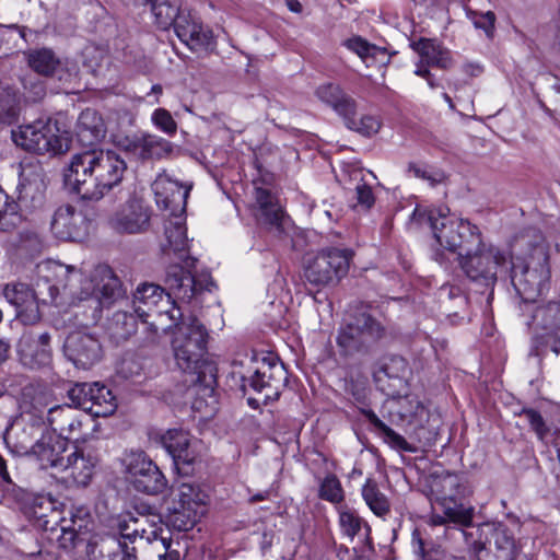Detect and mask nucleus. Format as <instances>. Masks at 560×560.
<instances>
[{"instance_id":"obj_1","label":"nucleus","mask_w":560,"mask_h":560,"mask_svg":"<svg viewBox=\"0 0 560 560\" xmlns=\"http://www.w3.org/2000/svg\"><path fill=\"white\" fill-rule=\"evenodd\" d=\"M170 320L175 323L172 350L177 366L191 375L190 383L212 394L217 383V366L207 358L208 331L195 316L184 317L179 307L173 306Z\"/></svg>"},{"instance_id":"obj_2","label":"nucleus","mask_w":560,"mask_h":560,"mask_svg":"<svg viewBox=\"0 0 560 560\" xmlns=\"http://www.w3.org/2000/svg\"><path fill=\"white\" fill-rule=\"evenodd\" d=\"M126 168L116 152L89 150L72 156L66 182L82 199L98 201L121 183Z\"/></svg>"},{"instance_id":"obj_3","label":"nucleus","mask_w":560,"mask_h":560,"mask_svg":"<svg viewBox=\"0 0 560 560\" xmlns=\"http://www.w3.org/2000/svg\"><path fill=\"white\" fill-rule=\"evenodd\" d=\"M32 516L38 522L50 540L67 551L72 550L82 541L83 532L89 530L91 515L86 508H71L67 512L58 506L50 495L34 498L31 506Z\"/></svg>"},{"instance_id":"obj_4","label":"nucleus","mask_w":560,"mask_h":560,"mask_svg":"<svg viewBox=\"0 0 560 560\" xmlns=\"http://www.w3.org/2000/svg\"><path fill=\"white\" fill-rule=\"evenodd\" d=\"M428 482L433 508L445 512L455 525L470 527L475 508L464 502L470 494L464 476L444 470L434 471L430 475Z\"/></svg>"},{"instance_id":"obj_5","label":"nucleus","mask_w":560,"mask_h":560,"mask_svg":"<svg viewBox=\"0 0 560 560\" xmlns=\"http://www.w3.org/2000/svg\"><path fill=\"white\" fill-rule=\"evenodd\" d=\"M63 271L65 288L81 301L94 298L101 306L108 307L122 298L121 283L106 265L96 266L89 279H83V272L74 267L68 266Z\"/></svg>"},{"instance_id":"obj_6","label":"nucleus","mask_w":560,"mask_h":560,"mask_svg":"<svg viewBox=\"0 0 560 560\" xmlns=\"http://www.w3.org/2000/svg\"><path fill=\"white\" fill-rule=\"evenodd\" d=\"M428 222L436 242L450 252H456L458 256L481 244V233L476 225L466 220L447 217L444 209L430 210Z\"/></svg>"},{"instance_id":"obj_7","label":"nucleus","mask_w":560,"mask_h":560,"mask_svg":"<svg viewBox=\"0 0 560 560\" xmlns=\"http://www.w3.org/2000/svg\"><path fill=\"white\" fill-rule=\"evenodd\" d=\"M14 143L37 154H59L69 148V132L57 120H36L12 131Z\"/></svg>"},{"instance_id":"obj_8","label":"nucleus","mask_w":560,"mask_h":560,"mask_svg":"<svg viewBox=\"0 0 560 560\" xmlns=\"http://www.w3.org/2000/svg\"><path fill=\"white\" fill-rule=\"evenodd\" d=\"M353 252L330 247L307 256L303 264L304 279L318 289L335 285L347 276Z\"/></svg>"},{"instance_id":"obj_9","label":"nucleus","mask_w":560,"mask_h":560,"mask_svg":"<svg viewBox=\"0 0 560 560\" xmlns=\"http://www.w3.org/2000/svg\"><path fill=\"white\" fill-rule=\"evenodd\" d=\"M459 266L465 276L474 283L486 289H493L498 281L499 268L505 266L508 258L499 248L481 240L474 250H465L458 256Z\"/></svg>"},{"instance_id":"obj_10","label":"nucleus","mask_w":560,"mask_h":560,"mask_svg":"<svg viewBox=\"0 0 560 560\" xmlns=\"http://www.w3.org/2000/svg\"><path fill=\"white\" fill-rule=\"evenodd\" d=\"M385 334L381 322L368 313H360L340 329L337 345L346 355L368 353Z\"/></svg>"},{"instance_id":"obj_11","label":"nucleus","mask_w":560,"mask_h":560,"mask_svg":"<svg viewBox=\"0 0 560 560\" xmlns=\"http://www.w3.org/2000/svg\"><path fill=\"white\" fill-rule=\"evenodd\" d=\"M241 388L244 394L250 388L261 395L262 402L267 405L279 398L287 382V371L281 363L264 359L258 366L240 376Z\"/></svg>"},{"instance_id":"obj_12","label":"nucleus","mask_w":560,"mask_h":560,"mask_svg":"<svg viewBox=\"0 0 560 560\" xmlns=\"http://www.w3.org/2000/svg\"><path fill=\"white\" fill-rule=\"evenodd\" d=\"M71 402L93 417H108L117 409V399L98 382L75 384L68 390Z\"/></svg>"},{"instance_id":"obj_13","label":"nucleus","mask_w":560,"mask_h":560,"mask_svg":"<svg viewBox=\"0 0 560 560\" xmlns=\"http://www.w3.org/2000/svg\"><path fill=\"white\" fill-rule=\"evenodd\" d=\"M511 282L520 295L526 303H533L541 294L549 272L544 265L538 268H529L521 258L511 261Z\"/></svg>"},{"instance_id":"obj_14","label":"nucleus","mask_w":560,"mask_h":560,"mask_svg":"<svg viewBox=\"0 0 560 560\" xmlns=\"http://www.w3.org/2000/svg\"><path fill=\"white\" fill-rule=\"evenodd\" d=\"M178 260L184 265L174 262L167 266L164 279L165 288L163 289L167 291L168 299L174 298L183 302H190L200 290L192 275L197 258L187 256Z\"/></svg>"},{"instance_id":"obj_15","label":"nucleus","mask_w":560,"mask_h":560,"mask_svg":"<svg viewBox=\"0 0 560 560\" xmlns=\"http://www.w3.org/2000/svg\"><path fill=\"white\" fill-rule=\"evenodd\" d=\"M192 184H182L167 174H159L152 184L159 208L170 211V215L184 214Z\"/></svg>"},{"instance_id":"obj_16","label":"nucleus","mask_w":560,"mask_h":560,"mask_svg":"<svg viewBox=\"0 0 560 560\" xmlns=\"http://www.w3.org/2000/svg\"><path fill=\"white\" fill-rule=\"evenodd\" d=\"M97 462L92 450L73 445L69 447L63 462L59 464L58 474H62V478L78 486L85 487L92 479Z\"/></svg>"},{"instance_id":"obj_17","label":"nucleus","mask_w":560,"mask_h":560,"mask_svg":"<svg viewBox=\"0 0 560 560\" xmlns=\"http://www.w3.org/2000/svg\"><path fill=\"white\" fill-rule=\"evenodd\" d=\"M50 226L59 240L80 241L89 232L90 220L77 207L62 205L55 211Z\"/></svg>"},{"instance_id":"obj_18","label":"nucleus","mask_w":560,"mask_h":560,"mask_svg":"<svg viewBox=\"0 0 560 560\" xmlns=\"http://www.w3.org/2000/svg\"><path fill=\"white\" fill-rule=\"evenodd\" d=\"M63 350L66 357L77 366L89 369L94 365L102 355L100 341L91 334L73 331L67 337Z\"/></svg>"},{"instance_id":"obj_19","label":"nucleus","mask_w":560,"mask_h":560,"mask_svg":"<svg viewBox=\"0 0 560 560\" xmlns=\"http://www.w3.org/2000/svg\"><path fill=\"white\" fill-rule=\"evenodd\" d=\"M382 416L392 424L421 425L427 409L416 395H406L386 400L382 407Z\"/></svg>"},{"instance_id":"obj_20","label":"nucleus","mask_w":560,"mask_h":560,"mask_svg":"<svg viewBox=\"0 0 560 560\" xmlns=\"http://www.w3.org/2000/svg\"><path fill=\"white\" fill-rule=\"evenodd\" d=\"M164 289L158 284L144 283L137 288L133 293L132 307L135 314L142 320L147 328L158 334L159 327L155 323H148V318L156 315L160 319L164 316L170 317V311L163 313L159 310V304L163 301Z\"/></svg>"},{"instance_id":"obj_21","label":"nucleus","mask_w":560,"mask_h":560,"mask_svg":"<svg viewBox=\"0 0 560 560\" xmlns=\"http://www.w3.org/2000/svg\"><path fill=\"white\" fill-rule=\"evenodd\" d=\"M109 223L114 230L120 233H141L149 228V208L137 198H130L110 218Z\"/></svg>"},{"instance_id":"obj_22","label":"nucleus","mask_w":560,"mask_h":560,"mask_svg":"<svg viewBox=\"0 0 560 560\" xmlns=\"http://www.w3.org/2000/svg\"><path fill=\"white\" fill-rule=\"evenodd\" d=\"M177 37L194 51H210L215 48V40L210 28L191 14H182L174 28Z\"/></svg>"},{"instance_id":"obj_23","label":"nucleus","mask_w":560,"mask_h":560,"mask_svg":"<svg viewBox=\"0 0 560 560\" xmlns=\"http://www.w3.org/2000/svg\"><path fill=\"white\" fill-rule=\"evenodd\" d=\"M121 147L127 153L141 161L160 160L170 155L173 151L170 141L151 133L126 137L121 141Z\"/></svg>"},{"instance_id":"obj_24","label":"nucleus","mask_w":560,"mask_h":560,"mask_svg":"<svg viewBox=\"0 0 560 560\" xmlns=\"http://www.w3.org/2000/svg\"><path fill=\"white\" fill-rule=\"evenodd\" d=\"M3 296L15 307L16 317L25 325L36 324L40 312L35 292L25 283H9L3 288Z\"/></svg>"},{"instance_id":"obj_25","label":"nucleus","mask_w":560,"mask_h":560,"mask_svg":"<svg viewBox=\"0 0 560 560\" xmlns=\"http://www.w3.org/2000/svg\"><path fill=\"white\" fill-rule=\"evenodd\" d=\"M161 443L172 456L176 468L188 472L187 468L198 457L196 452L197 443L191 441L188 432L180 429H170L161 436Z\"/></svg>"},{"instance_id":"obj_26","label":"nucleus","mask_w":560,"mask_h":560,"mask_svg":"<svg viewBox=\"0 0 560 560\" xmlns=\"http://www.w3.org/2000/svg\"><path fill=\"white\" fill-rule=\"evenodd\" d=\"M165 240L161 244L164 257L172 259H184L189 256V241L184 214H174L164 222Z\"/></svg>"},{"instance_id":"obj_27","label":"nucleus","mask_w":560,"mask_h":560,"mask_svg":"<svg viewBox=\"0 0 560 560\" xmlns=\"http://www.w3.org/2000/svg\"><path fill=\"white\" fill-rule=\"evenodd\" d=\"M47 423L54 432L58 433V439L63 442L78 441L81 438L82 421L70 405H55L49 409Z\"/></svg>"},{"instance_id":"obj_28","label":"nucleus","mask_w":560,"mask_h":560,"mask_svg":"<svg viewBox=\"0 0 560 560\" xmlns=\"http://www.w3.org/2000/svg\"><path fill=\"white\" fill-rule=\"evenodd\" d=\"M176 497L177 506H174V514L176 515V520H178L179 516L186 518L183 528L187 529L189 526L194 525L198 509L206 503L207 495L194 485L182 483L178 487Z\"/></svg>"},{"instance_id":"obj_29","label":"nucleus","mask_w":560,"mask_h":560,"mask_svg":"<svg viewBox=\"0 0 560 560\" xmlns=\"http://www.w3.org/2000/svg\"><path fill=\"white\" fill-rule=\"evenodd\" d=\"M45 425H42L33 418L21 416V419L15 421L10 429L5 431L4 440L14 441V447L20 454H32L34 441L43 432Z\"/></svg>"},{"instance_id":"obj_30","label":"nucleus","mask_w":560,"mask_h":560,"mask_svg":"<svg viewBox=\"0 0 560 560\" xmlns=\"http://www.w3.org/2000/svg\"><path fill=\"white\" fill-rule=\"evenodd\" d=\"M68 450L69 447L61 439L49 435L36 440L32 454L36 456L40 468H51L55 474H58L60 470L59 464L63 462Z\"/></svg>"},{"instance_id":"obj_31","label":"nucleus","mask_w":560,"mask_h":560,"mask_svg":"<svg viewBox=\"0 0 560 560\" xmlns=\"http://www.w3.org/2000/svg\"><path fill=\"white\" fill-rule=\"evenodd\" d=\"M255 200L259 209L257 214L259 224L268 230L282 232L283 211L277 198L268 189L257 187L255 188Z\"/></svg>"},{"instance_id":"obj_32","label":"nucleus","mask_w":560,"mask_h":560,"mask_svg":"<svg viewBox=\"0 0 560 560\" xmlns=\"http://www.w3.org/2000/svg\"><path fill=\"white\" fill-rule=\"evenodd\" d=\"M75 135L82 145L89 147L100 142L106 135L102 116L92 108H86L78 117Z\"/></svg>"},{"instance_id":"obj_33","label":"nucleus","mask_w":560,"mask_h":560,"mask_svg":"<svg viewBox=\"0 0 560 560\" xmlns=\"http://www.w3.org/2000/svg\"><path fill=\"white\" fill-rule=\"evenodd\" d=\"M317 97L330 106L342 118L357 113V102L342 88L335 83H326L317 88Z\"/></svg>"},{"instance_id":"obj_34","label":"nucleus","mask_w":560,"mask_h":560,"mask_svg":"<svg viewBox=\"0 0 560 560\" xmlns=\"http://www.w3.org/2000/svg\"><path fill=\"white\" fill-rule=\"evenodd\" d=\"M127 552L121 547V540L115 535H106L86 545L89 560H127Z\"/></svg>"},{"instance_id":"obj_35","label":"nucleus","mask_w":560,"mask_h":560,"mask_svg":"<svg viewBox=\"0 0 560 560\" xmlns=\"http://www.w3.org/2000/svg\"><path fill=\"white\" fill-rule=\"evenodd\" d=\"M343 45L355 54L368 67L375 62L385 65L389 61L385 48L371 44L361 36H352L346 39Z\"/></svg>"},{"instance_id":"obj_36","label":"nucleus","mask_w":560,"mask_h":560,"mask_svg":"<svg viewBox=\"0 0 560 560\" xmlns=\"http://www.w3.org/2000/svg\"><path fill=\"white\" fill-rule=\"evenodd\" d=\"M412 48L420 55L421 63L441 69L452 66L450 52L432 39L421 38L412 44Z\"/></svg>"},{"instance_id":"obj_37","label":"nucleus","mask_w":560,"mask_h":560,"mask_svg":"<svg viewBox=\"0 0 560 560\" xmlns=\"http://www.w3.org/2000/svg\"><path fill=\"white\" fill-rule=\"evenodd\" d=\"M19 354L21 362L31 369L46 366L51 360L50 347H39L31 343V336L26 335L20 340Z\"/></svg>"},{"instance_id":"obj_38","label":"nucleus","mask_w":560,"mask_h":560,"mask_svg":"<svg viewBox=\"0 0 560 560\" xmlns=\"http://www.w3.org/2000/svg\"><path fill=\"white\" fill-rule=\"evenodd\" d=\"M366 174H370V172L359 167L350 168L346 185L349 190L355 192L358 205L364 209H370L375 202V197L372 187L365 180Z\"/></svg>"},{"instance_id":"obj_39","label":"nucleus","mask_w":560,"mask_h":560,"mask_svg":"<svg viewBox=\"0 0 560 560\" xmlns=\"http://www.w3.org/2000/svg\"><path fill=\"white\" fill-rule=\"evenodd\" d=\"M362 415L365 419L373 425L374 430L382 435L384 441L393 448L402 452L412 453L416 448L409 444L406 439L396 433L393 429H390L383 420H381L377 415L371 409H363Z\"/></svg>"},{"instance_id":"obj_40","label":"nucleus","mask_w":560,"mask_h":560,"mask_svg":"<svg viewBox=\"0 0 560 560\" xmlns=\"http://www.w3.org/2000/svg\"><path fill=\"white\" fill-rule=\"evenodd\" d=\"M27 395L31 397L30 406L22 416H26L27 419L32 417L33 421L45 425L49 418V409L55 406L51 392L42 388Z\"/></svg>"},{"instance_id":"obj_41","label":"nucleus","mask_w":560,"mask_h":560,"mask_svg":"<svg viewBox=\"0 0 560 560\" xmlns=\"http://www.w3.org/2000/svg\"><path fill=\"white\" fill-rule=\"evenodd\" d=\"M361 493L365 504L374 515L385 518L390 513V502L386 494L381 491L375 480L366 479Z\"/></svg>"},{"instance_id":"obj_42","label":"nucleus","mask_w":560,"mask_h":560,"mask_svg":"<svg viewBox=\"0 0 560 560\" xmlns=\"http://www.w3.org/2000/svg\"><path fill=\"white\" fill-rule=\"evenodd\" d=\"M493 544L495 546L497 560H515L521 548L517 546L510 529L499 525L492 533Z\"/></svg>"},{"instance_id":"obj_43","label":"nucleus","mask_w":560,"mask_h":560,"mask_svg":"<svg viewBox=\"0 0 560 560\" xmlns=\"http://www.w3.org/2000/svg\"><path fill=\"white\" fill-rule=\"evenodd\" d=\"M151 10L155 24L162 30L175 27L177 19L183 14L179 12V0H153Z\"/></svg>"},{"instance_id":"obj_44","label":"nucleus","mask_w":560,"mask_h":560,"mask_svg":"<svg viewBox=\"0 0 560 560\" xmlns=\"http://www.w3.org/2000/svg\"><path fill=\"white\" fill-rule=\"evenodd\" d=\"M27 62L35 72L45 77L52 75L60 65V61L54 51L48 48L28 51Z\"/></svg>"},{"instance_id":"obj_45","label":"nucleus","mask_w":560,"mask_h":560,"mask_svg":"<svg viewBox=\"0 0 560 560\" xmlns=\"http://www.w3.org/2000/svg\"><path fill=\"white\" fill-rule=\"evenodd\" d=\"M133 486L140 492L159 494L166 489L167 480L159 467L152 462V464L148 466L145 474L135 480Z\"/></svg>"},{"instance_id":"obj_46","label":"nucleus","mask_w":560,"mask_h":560,"mask_svg":"<svg viewBox=\"0 0 560 560\" xmlns=\"http://www.w3.org/2000/svg\"><path fill=\"white\" fill-rule=\"evenodd\" d=\"M439 300L441 307L446 316H458L459 310L464 311L467 306V298L459 288L454 285H443L439 290Z\"/></svg>"},{"instance_id":"obj_47","label":"nucleus","mask_w":560,"mask_h":560,"mask_svg":"<svg viewBox=\"0 0 560 560\" xmlns=\"http://www.w3.org/2000/svg\"><path fill=\"white\" fill-rule=\"evenodd\" d=\"M20 94L9 85H0V122H12L19 113Z\"/></svg>"},{"instance_id":"obj_48","label":"nucleus","mask_w":560,"mask_h":560,"mask_svg":"<svg viewBox=\"0 0 560 560\" xmlns=\"http://www.w3.org/2000/svg\"><path fill=\"white\" fill-rule=\"evenodd\" d=\"M342 119L348 129L355 131L364 137H372L376 135L382 126L380 118L374 115H363L357 119L355 114H349Z\"/></svg>"},{"instance_id":"obj_49","label":"nucleus","mask_w":560,"mask_h":560,"mask_svg":"<svg viewBox=\"0 0 560 560\" xmlns=\"http://www.w3.org/2000/svg\"><path fill=\"white\" fill-rule=\"evenodd\" d=\"M151 464L152 460L142 451H130L122 458L125 471L129 475L132 483L145 474L148 466Z\"/></svg>"},{"instance_id":"obj_50","label":"nucleus","mask_w":560,"mask_h":560,"mask_svg":"<svg viewBox=\"0 0 560 560\" xmlns=\"http://www.w3.org/2000/svg\"><path fill=\"white\" fill-rule=\"evenodd\" d=\"M339 513V525L341 527L342 533L353 539L355 535L359 534L362 525L364 524L365 527L370 530L369 525L363 521L359 514L350 509L347 505H341L338 509Z\"/></svg>"},{"instance_id":"obj_51","label":"nucleus","mask_w":560,"mask_h":560,"mask_svg":"<svg viewBox=\"0 0 560 560\" xmlns=\"http://www.w3.org/2000/svg\"><path fill=\"white\" fill-rule=\"evenodd\" d=\"M407 172L416 178L428 182L431 187H435L446 178L443 171L424 163L410 162Z\"/></svg>"},{"instance_id":"obj_52","label":"nucleus","mask_w":560,"mask_h":560,"mask_svg":"<svg viewBox=\"0 0 560 560\" xmlns=\"http://www.w3.org/2000/svg\"><path fill=\"white\" fill-rule=\"evenodd\" d=\"M8 195L0 187V231H11L21 223V215L8 202Z\"/></svg>"},{"instance_id":"obj_53","label":"nucleus","mask_w":560,"mask_h":560,"mask_svg":"<svg viewBox=\"0 0 560 560\" xmlns=\"http://www.w3.org/2000/svg\"><path fill=\"white\" fill-rule=\"evenodd\" d=\"M144 533V529L139 528V520L129 517V520H119L117 523V528L115 535L118 539L121 541H129L135 542L138 537L142 539V535Z\"/></svg>"},{"instance_id":"obj_54","label":"nucleus","mask_w":560,"mask_h":560,"mask_svg":"<svg viewBox=\"0 0 560 560\" xmlns=\"http://www.w3.org/2000/svg\"><path fill=\"white\" fill-rule=\"evenodd\" d=\"M319 497L332 503L343 500V490L336 476L329 475L323 480L319 487Z\"/></svg>"},{"instance_id":"obj_55","label":"nucleus","mask_w":560,"mask_h":560,"mask_svg":"<svg viewBox=\"0 0 560 560\" xmlns=\"http://www.w3.org/2000/svg\"><path fill=\"white\" fill-rule=\"evenodd\" d=\"M151 119L153 125L164 133L168 136H173L176 133L177 124L167 109L156 108L152 113Z\"/></svg>"},{"instance_id":"obj_56","label":"nucleus","mask_w":560,"mask_h":560,"mask_svg":"<svg viewBox=\"0 0 560 560\" xmlns=\"http://www.w3.org/2000/svg\"><path fill=\"white\" fill-rule=\"evenodd\" d=\"M18 246L30 253H39L43 247L42 240L37 232L23 230L19 233Z\"/></svg>"},{"instance_id":"obj_57","label":"nucleus","mask_w":560,"mask_h":560,"mask_svg":"<svg viewBox=\"0 0 560 560\" xmlns=\"http://www.w3.org/2000/svg\"><path fill=\"white\" fill-rule=\"evenodd\" d=\"M521 416H524L527 419L538 439L544 440L549 430L542 416L537 410L530 408H524L521 411Z\"/></svg>"},{"instance_id":"obj_58","label":"nucleus","mask_w":560,"mask_h":560,"mask_svg":"<svg viewBox=\"0 0 560 560\" xmlns=\"http://www.w3.org/2000/svg\"><path fill=\"white\" fill-rule=\"evenodd\" d=\"M470 19L476 28L482 30L488 37L492 36L495 21L493 12L472 13Z\"/></svg>"},{"instance_id":"obj_59","label":"nucleus","mask_w":560,"mask_h":560,"mask_svg":"<svg viewBox=\"0 0 560 560\" xmlns=\"http://www.w3.org/2000/svg\"><path fill=\"white\" fill-rule=\"evenodd\" d=\"M431 523L433 525H445L447 523L454 524V521L445 512L441 511V513H433L431 515Z\"/></svg>"},{"instance_id":"obj_60","label":"nucleus","mask_w":560,"mask_h":560,"mask_svg":"<svg viewBox=\"0 0 560 560\" xmlns=\"http://www.w3.org/2000/svg\"><path fill=\"white\" fill-rule=\"evenodd\" d=\"M152 548L159 551L158 560H166V550L168 546L165 544L164 539L156 540L152 544Z\"/></svg>"},{"instance_id":"obj_61","label":"nucleus","mask_w":560,"mask_h":560,"mask_svg":"<svg viewBox=\"0 0 560 560\" xmlns=\"http://www.w3.org/2000/svg\"><path fill=\"white\" fill-rule=\"evenodd\" d=\"M50 341V335L48 332H44L39 335L38 337L31 336V343H35L39 347H49Z\"/></svg>"},{"instance_id":"obj_62","label":"nucleus","mask_w":560,"mask_h":560,"mask_svg":"<svg viewBox=\"0 0 560 560\" xmlns=\"http://www.w3.org/2000/svg\"><path fill=\"white\" fill-rule=\"evenodd\" d=\"M0 479L7 483H11V477L7 469V463L3 457L0 455Z\"/></svg>"},{"instance_id":"obj_63","label":"nucleus","mask_w":560,"mask_h":560,"mask_svg":"<svg viewBox=\"0 0 560 560\" xmlns=\"http://www.w3.org/2000/svg\"><path fill=\"white\" fill-rule=\"evenodd\" d=\"M287 8L294 13H301L303 10L302 3L299 0H285Z\"/></svg>"},{"instance_id":"obj_64","label":"nucleus","mask_w":560,"mask_h":560,"mask_svg":"<svg viewBox=\"0 0 560 560\" xmlns=\"http://www.w3.org/2000/svg\"><path fill=\"white\" fill-rule=\"evenodd\" d=\"M425 63H421V61L418 63L417 69L415 70V74L419 75L423 79H429L431 72L428 70Z\"/></svg>"}]
</instances>
